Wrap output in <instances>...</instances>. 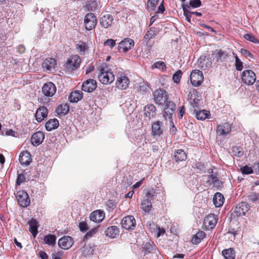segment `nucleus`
Masks as SVG:
<instances>
[{
	"instance_id": "nucleus-1",
	"label": "nucleus",
	"mask_w": 259,
	"mask_h": 259,
	"mask_svg": "<svg viewBox=\"0 0 259 259\" xmlns=\"http://www.w3.org/2000/svg\"><path fill=\"white\" fill-rule=\"evenodd\" d=\"M168 95L165 90L158 89L153 93V100L156 104L163 105L165 104L163 116L165 120H169V122L174 126L172 115L175 110L176 105L174 102L168 101Z\"/></svg>"
},
{
	"instance_id": "nucleus-2",
	"label": "nucleus",
	"mask_w": 259,
	"mask_h": 259,
	"mask_svg": "<svg viewBox=\"0 0 259 259\" xmlns=\"http://www.w3.org/2000/svg\"><path fill=\"white\" fill-rule=\"evenodd\" d=\"M98 79L103 84H110L114 80V75L112 72L105 70L104 67H102L100 68V73L98 75Z\"/></svg>"
},
{
	"instance_id": "nucleus-3",
	"label": "nucleus",
	"mask_w": 259,
	"mask_h": 259,
	"mask_svg": "<svg viewBox=\"0 0 259 259\" xmlns=\"http://www.w3.org/2000/svg\"><path fill=\"white\" fill-rule=\"evenodd\" d=\"M164 130L162 122L157 120L152 123L151 134L155 139L159 138L163 135Z\"/></svg>"
},
{
	"instance_id": "nucleus-4",
	"label": "nucleus",
	"mask_w": 259,
	"mask_h": 259,
	"mask_svg": "<svg viewBox=\"0 0 259 259\" xmlns=\"http://www.w3.org/2000/svg\"><path fill=\"white\" fill-rule=\"evenodd\" d=\"M97 23V18L93 13H88L85 16L84 19V25L86 30H93L95 28Z\"/></svg>"
},
{
	"instance_id": "nucleus-5",
	"label": "nucleus",
	"mask_w": 259,
	"mask_h": 259,
	"mask_svg": "<svg viewBox=\"0 0 259 259\" xmlns=\"http://www.w3.org/2000/svg\"><path fill=\"white\" fill-rule=\"evenodd\" d=\"M81 60L78 55H73L71 56L67 60L65 67L68 71H71L76 69L80 65Z\"/></svg>"
},
{
	"instance_id": "nucleus-6",
	"label": "nucleus",
	"mask_w": 259,
	"mask_h": 259,
	"mask_svg": "<svg viewBox=\"0 0 259 259\" xmlns=\"http://www.w3.org/2000/svg\"><path fill=\"white\" fill-rule=\"evenodd\" d=\"M16 197L18 204L23 207H26L29 205L30 200L28 194L24 191L17 192Z\"/></svg>"
},
{
	"instance_id": "nucleus-7",
	"label": "nucleus",
	"mask_w": 259,
	"mask_h": 259,
	"mask_svg": "<svg viewBox=\"0 0 259 259\" xmlns=\"http://www.w3.org/2000/svg\"><path fill=\"white\" fill-rule=\"evenodd\" d=\"M241 79L245 84L252 85L256 80L255 74L251 70H245L241 74Z\"/></svg>"
},
{
	"instance_id": "nucleus-8",
	"label": "nucleus",
	"mask_w": 259,
	"mask_h": 259,
	"mask_svg": "<svg viewBox=\"0 0 259 259\" xmlns=\"http://www.w3.org/2000/svg\"><path fill=\"white\" fill-rule=\"evenodd\" d=\"M190 81L194 87L199 86L203 81V75L202 71L194 70L190 74Z\"/></svg>"
},
{
	"instance_id": "nucleus-9",
	"label": "nucleus",
	"mask_w": 259,
	"mask_h": 259,
	"mask_svg": "<svg viewBox=\"0 0 259 259\" xmlns=\"http://www.w3.org/2000/svg\"><path fill=\"white\" fill-rule=\"evenodd\" d=\"M121 224L126 230H133L136 227V220L133 216L127 215L123 218Z\"/></svg>"
},
{
	"instance_id": "nucleus-10",
	"label": "nucleus",
	"mask_w": 259,
	"mask_h": 259,
	"mask_svg": "<svg viewBox=\"0 0 259 259\" xmlns=\"http://www.w3.org/2000/svg\"><path fill=\"white\" fill-rule=\"evenodd\" d=\"M134 40L130 38L124 39L119 43L118 48L120 51L126 53L134 46Z\"/></svg>"
},
{
	"instance_id": "nucleus-11",
	"label": "nucleus",
	"mask_w": 259,
	"mask_h": 259,
	"mask_svg": "<svg viewBox=\"0 0 259 259\" xmlns=\"http://www.w3.org/2000/svg\"><path fill=\"white\" fill-rule=\"evenodd\" d=\"M74 243L72 238L69 236H65L60 238L58 241L59 246L63 249L70 248Z\"/></svg>"
},
{
	"instance_id": "nucleus-12",
	"label": "nucleus",
	"mask_w": 259,
	"mask_h": 259,
	"mask_svg": "<svg viewBox=\"0 0 259 259\" xmlns=\"http://www.w3.org/2000/svg\"><path fill=\"white\" fill-rule=\"evenodd\" d=\"M130 84V80L127 76L124 74H120L117 77L116 86L120 90L127 89Z\"/></svg>"
},
{
	"instance_id": "nucleus-13",
	"label": "nucleus",
	"mask_w": 259,
	"mask_h": 259,
	"mask_svg": "<svg viewBox=\"0 0 259 259\" xmlns=\"http://www.w3.org/2000/svg\"><path fill=\"white\" fill-rule=\"evenodd\" d=\"M42 92L46 96L52 97L56 92V87L52 82H48L43 85Z\"/></svg>"
},
{
	"instance_id": "nucleus-14",
	"label": "nucleus",
	"mask_w": 259,
	"mask_h": 259,
	"mask_svg": "<svg viewBox=\"0 0 259 259\" xmlns=\"http://www.w3.org/2000/svg\"><path fill=\"white\" fill-rule=\"evenodd\" d=\"M218 221L217 217L214 214L208 215L204 220V225L206 229L209 230L214 228Z\"/></svg>"
},
{
	"instance_id": "nucleus-15",
	"label": "nucleus",
	"mask_w": 259,
	"mask_h": 259,
	"mask_svg": "<svg viewBox=\"0 0 259 259\" xmlns=\"http://www.w3.org/2000/svg\"><path fill=\"white\" fill-rule=\"evenodd\" d=\"M249 205L245 202H242L237 204L235 208L234 213L236 216L244 215L249 210Z\"/></svg>"
},
{
	"instance_id": "nucleus-16",
	"label": "nucleus",
	"mask_w": 259,
	"mask_h": 259,
	"mask_svg": "<svg viewBox=\"0 0 259 259\" xmlns=\"http://www.w3.org/2000/svg\"><path fill=\"white\" fill-rule=\"evenodd\" d=\"M231 125L228 122H225L217 126L216 133L219 136H226L231 131Z\"/></svg>"
},
{
	"instance_id": "nucleus-17",
	"label": "nucleus",
	"mask_w": 259,
	"mask_h": 259,
	"mask_svg": "<svg viewBox=\"0 0 259 259\" xmlns=\"http://www.w3.org/2000/svg\"><path fill=\"white\" fill-rule=\"evenodd\" d=\"M96 88V81L93 79H87L82 83L81 86L82 90L88 93L93 92Z\"/></svg>"
},
{
	"instance_id": "nucleus-18",
	"label": "nucleus",
	"mask_w": 259,
	"mask_h": 259,
	"mask_svg": "<svg viewBox=\"0 0 259 259\" xmlns=\"http://www.w3.org/2000/svg\"><path fill=\"white\" fill-rule=\"evenodd\" d=\"M113 22V18L110 14L105 13L102 14L100 20V23L102 27L108 28L110 27Z\"/></svg>"
},
{
	"instance_id": "nucleus-19",
	"label": "nucleus",
	"mask_w": 259,
	"mask_h": 259,
	"mask_svg": "<svg viewBox=\"0 0 259 259\" xmlns=\"http://www.w3.org/2000/svg\"><path fill=\"white\" fill-rule=\"evenodd\" d=\"M45 139V134L42 132H37L33 134L31 138V144L34 146L40 145Z\"/></svg>"
},
{
	"instance_id": "nucleus-20",
	"label": "nucleus",
	"mask_w": 259,
	"mask_h": 259,
	"mask_svg": "<svg viewBox=\"0 0 259 259\" xmlns=\"http://www.w3.org/2000/svg\"><path fill=\"white\" fill-rule=\"evenodd\" d=\"M56 65V61L53 58H49L45 59L42 64V67L47 71L51 72L54 69Z\"/></svg>"
},
{
	"instance_id": "nucleus-21",
	"label": "nucleus",
	"mask_w": 259,
	"mask_h": 259,
	"mask_svg": "<svg viewBox=\"0 0 259 259\" xmlns=\"http://www.w3.org/2000/svg\"><path fill=\"white\" fill-rule=\"evenodd\" d=\"M105 218V213L103 210H97L93 212L90 215L91 221L96 223H100Z\"/></svg>"
},
{
	"instance_id": "nucleus-22",
	"label": "nucleus",
	"mask_w": 259,
	"mask_h": 259,
	"mask_svg": "<svg viewBox=\"0 0 259 259\" xmlns=\"http://www.w3.org/2000/svg\"><path fill=\"white\" fill-rule=\"evenodd\" d=\"M48 113V109L45 106L39 107L35 113L36 120L39 122H41L47 116Z\"/></svg>"
},
{
	"instance_id": "nucleus-23",
	"label": "nucleus",
	"mask_w": 259,
	"mask_h": 259,
	"mask_svg": "<svg viewBox=\"0 0 259 259\" xmlns=\"http://www.w3.org/2000/svg\"><path fill=\"white\" fill-rule=\"evenodd\" d=\"M19 161L22 165H29L31 161V155L27 151L21 152L19 156Z\"/></svg>"
},
{
	"instance_id": "nucleus-24",
	"label": "nucleus",
	"mask_w": 259,
	"mask_h": 259,
	"mask_svg": "<svg viewBox=\"0 0 259 259\" xmlns=\"http://www.w3.org/2000/svg\"><path fill=\"white\" fill-rule=\"evenodd\" d=\"M105 233L107 236L111 238H115L118 236L119 231L117 226H112L108 227L105 230Z\"/></svg>"
},
{
	"instance_id": "nucleus-25",
	"label": "nucleus",
	"mask_w": 259,
	"mask_h": 259,
	"mask_svg": "<svg viewBox=\"0 0 259 259\" xmlns=\"http://www.w3.org/2000/svg\"><path fill=\"white\" fill-rule=\"evenodd\" d=\"M144 114L149 118H153L156 114V107L152 104H148L144 108Z\"/></svg>"
},
{
	"instance_id": "nucleus-26",
	"label": "nucleus",
	"mask_w": 259,
	"mask_h": 259,
	"mask_svg": "<svg viewBox=\"0 0 259 259\" xmlns=\"http://www.w3.org/2000/svg\"><path fill=\"white\" fill-rule=\"evenodd\" d=\"M83 97L81 91H75L70 93L69 96V100L72 103H76L80 100Z\"/></svg>"
},
{
	"instance_id": "nucleus-27",
	"label": "nucleus",
	"mask_w": 259,
	"mask_h": 259,
	"mask_svg": "<svg viewBox=\"0 0 259 259\" xmlns=\"http://www.w3.org/2000/svg\"><path fill=\"white\" fill-rule=\"evenodd\" d=\"M224 197L221 193H216L213 197V202L215 207H219L222 206L224 202Z\"/></svg>"
},
{
	"instance_id": "nucleus-28",
	"label": "nucleus",
	"mask_w": 259,
	"mask_h": 259,
	"mask_svg": "<svg viewBox=\"0 0 259 259\" xmlns=\"http://www.w3.org/2000/svg\"><path fill=\"white\" fill-rule=\"evenodd\" d=\"M157 29L155 27H150L145 35H144L143 39L145 41L148 42L150 39L154 38L157 35Z\"/></svg>"
},
{
	"instance_id": "nucleus-29",
	"label": "nucleus",
	"mask_w": 259,
	"mask_h": 259,
	"mask_svg": "<svg viewBox=\"0 0 259 259\" xmlns=\"http://www.w3.org/2000/svg\"><path fill=\"white\" fill-rule=\"evenodd\" d=\"M199 66L203 70H205L211 66L212 62L210 60L206 57H200L199 59Z\"/></svg>"
},
{
	"instance_id": "nucleus-30",
	"label": "nucleus",
	"mask_w": 259,
	"mask_h": 259,
	"mask_svg": "<svg viewBox=\"0 0 259 259\" xmlns=\"http://www.w3.org/2000/svg\"><path fill=\"white\" fill-rule=\"evenodd\" d=\"M69 111V106L67 104L59 105L56 109V112L60 116H64Z\"/></svg>"
},
{
	"instance_id": "nucleus-31",
	"label": "nucleus",
	"mask_w": 259,
	"mask_h": 259,
	"mask_svg": "<svg viewBox=\"0 0 259 259\" xmlns=\"http://www.w3.org/2000/svg\"><path fill=\"white\" fill-rule=\"evenodd\" d=\"M28 225H29V231L31 233L33 236L35 237L38 233V226L37 221L35 219H32L29 221Z\"/></svg>"
},
{
	"instance_id": "nucleus-32",
	"label": "nucleus",
	"mask_w": 259,
	"mask_h": 259,
	"mask_svg": "<svg viewBox=\"0 0 259 259\" xmlns=\"http://www.w3.org/2000/svg\"><path fill=\"white\" fill-rule=\"evenodd\" d=\"M59 125V121L57 119H52L46 123L45 127L48 131H51L57 128Z\"/></svg>"
},
{
	"instance_id": "nucleus-33",
	"label": "nucleus",
	"mask_w": 259,
	"mask_h": 259,
	"mask_svg": "<svg viewBox=\"0 0 259 259\" xmlns=\"http://www.w3.org/2000/svg\"><path fill=\"white\" fill-rule=\"evenodd\" d=\"M174 157L176 161L179 162L185 160L187 155L184 150L179 149L175 152Z\"/></svg>"
},
{
	"instance_id": "nucleus-34",
	"label": "nucleus",
	"mask_w": 259,
	"mask_h": 259,
	"mask_svg": "<svg viewBox=\"0 0 259 259\" xmlns=\"http://www.w3.org/2000/svg\"><path fill=\"white\" fill-rule=\"evenodd\" d=\"M222 254L225 259H234L235 257V251L231 248L223 250Z\"/></svg>"
},
{
	"instance_id": "nucleus-35",
	"label": "nucleus",
	"mask_w": 259,
	"mask_h": 259,
	"mask_svg": "<svg viewBox=\"0 0 259 259\" xmlns=\"http://www.w3.org/2000/svg\"><path fill=\"white\" fill-rule=\"evenodd\" d=\"M56 236L52 234L45 235L44 238V243L50 246H54L56 244Z\"/></svg>"
},
{
	"instance_id": "nucleus-36",
	"label": "nucleus",
	"mask_w": 259,
	"mask_h": 259,
	"mask_svg": "<svg viewBox=\"0 0 259 259\" xmlns=\"http://www.w3.org/2000/svg\"><path fill=\"white\" fill-rule=\"evenodd\" d=\"M209 116V112L205 110L197 111L196 113V117L198 120H205L206 118H208Z\"/></svg>"
},
{
	"instance_id": "nucleus-37",
	"label": "nucleus",
	"mask_w": 259,
	"mask_h": 259,
	"mask_svg": "<svg viewBox=\"0 0 259 259\" xmlns=\"http://www.w3.org/2000/svg\"><path fill=\"white\" fill-rule=\"evenodd\" d=\"M205 236V233L201 231H199L198 233L195 235L192 239V242L194 244H197L199 243Z\"/></svg>"
},
{
	"instance_id": "nucleus-38",
	"label": "nucleus",
	"mask_w": 259,
	"mask_h": 259,
	"mask_svg": "<svg viewBox=\"0 0 259 259\" xmlns=\"http://www.w3.org/2000/svg\"><path fill=\"white\" fill-rule=\"evenodd\" d=\"M142 209L145 212H149L151 210L152 208V203L151 200H148V199H144L142 202Z\"/></svg>"
},
{
	"instance_id": "nucleus-39",
	"label": "nucleus",
	"mask_w": 259,
	"mask_h": 259,
	"mask_svg": "<svg viewBox=\"0 0 259 259\" xmlns=\"http://www.w3.org/2000/svg\"><path fill=\"white\" fill-rule=\"evenodd\" d=\"M219 181V180L218 178L217 175L215 174H211L208 176L206 183L210 186H215Z\"/></svg>"
},
{
	"instance_id": "nucleus-40",
	"label": "nucleus",
	"mask_w": 259,
	"mask_h": 259,
	"mask_svg": "<svg viewBox=\"0 0 259 259\" xmlns=\"http://www.w3.org/2000/svg\"><path fill=\"white\" fill-rule=\"evenodd\" d=\"M232 153L233 156L240 157L243 154L242 148L240 146H233L232 148Z\"/></svg>"
},
{
	"instance_id": "nucleus-41",
	"label": "nucleus",
	"mask_w": 259,
	"mask_h": 259,
	"mask_svg": "<svg viewBox=\"0 0 259 259\" xmlns=\"http://www.w3.org/2000/svg\"><path fill=\"white\" fill-rule=\"evenodd\" d=\"M96 248V247L95 245H87L83 247V252L87 255H92L94 254Z\"/></svg>"
},
{
	"instance_id": "nucleus-42",
	"label": "nucleus",
	"mask_w": 259,
	"mask_h": 259,
	"mask_svg": "<svg viewBox=\"0 0 259 259\" xmlns=\"http://www.w3.org/2000/svg\"><path fill=\"white\" fill-rule=\"evenodd\" d=\"M144 249L145 253H150L155 249V246L153 243L147 242L144 245Z\"/></svg>"
},
{
	"instance_id": "nucleus-43",
	"label": "nucleus",
	"mask_w": 259,
	"mask_h": 259,
	"mask_svg": "<svg viewBox=\"0 0 259 259\" xmlns=\"http://www.w3.org/2000/svg\"><path fill=\"white\" fill-rule=\"evenodd\" d=\"M98 7V4L96 1L88 2L86 8L88 11H94Z\"/></svg>"
},
{
	"instance_id": "nucleus-44",
	"label": "nucleus",
	"mask_w": 259,
	"mask_h": 259,
	"mask_svg": "<svg viewBox=\"0 0 259 259\" xmlns=\"http://www.w3.org/2000/svg\"><path fill=\"white\" fill-rule=\"evenodd\" d=\"M153 68H156L161 69L162 71H164L166 69V65L164 62L162 61L156 62L152 66Z\"/></svg>"
},
{
	"instance_id": "nucleus-45",
	"label": "nucleus",
	"mask_w": 259,
	"mask_h": 259,
	"mask_svg": "<svg viewBox=\"0 0 259 259\" xmlns=\"http://www.w3.org/2000/svg\"><path fill=\"white\" fill-rule=\"evenodd\" d=\"M227 57V54L223 52L221 50L218 51L217 53V61H222L223 60H225Z\"/></svg>"
},
{
	"instance_id": "nucleus-46",
	"label": "nucleus",
	"mask_w": 259,
	"mask_h": 259,
	"mask_svg": "<svg viewBox=\"0 0 259 259\" xmlns=\"http://www.w3.org/2000/svg\"><path fill=\"white\" fill-rule=\"evenodd\" d=\"M235 67L236 69L238 71H241L243 69V63L241 61V60L239 59L237 56L236 55L235 56Z\"/></svg>"
},
{
	"instance_id": "nucleus-47",
	"label": "nucleus",
	"mask_w": 259,
	"mask_h": 259,
	"mask_svg": "<svg viewBox=\"0 0 259 259\" xmlns=\"http://www.w3.org/2000/svg\"><path fill=\"white\" fill-rule=\"evenodd\" d=\"M182 75V72L181 70H178L174 74L172 79L174 81L177 83H179L180 81L181 76Z\"/></svg>"
},
{
	"instance_id": "nucleus-48",
	"label": "nucleus",
	"mask_w": 259,
	"mask_h": 259,
	"mask_svg": "<svg viewBox=\"0 0 259 259\" xmlns=\"http://www.w3.org/2000/svg\"><path fill=\"white\" fill-rule=\"evenodd\" d=\"M155 190L153 188L150 189L146 194V198L148 200L152 199L154 196H155Z\"/></svg>"
},
{
	"instance_id": "nucleus-49",
	"label": "nucleus",
	"mask_w": 259,
	"mask_h": 259,
	"mask_svg": "<svg viewBox=\"0 0 259 259\" xmlns=\"http://www.w3.org/2000/svg\"><path fill=\"white\" fill-rule=\"evenodd\" d=\"M159 0H148L147 6L150 10L152 11L156 7Z\"/></svg>"
},
{
	"instance_id": "nucleus-50",
	"label": "nucleus",
	"mask_w": 259,
	"mask_h": 259,
	"mask_svg": "<svg viewBox=\"0 0 259 259\" xmlns=\"http://www.w3.org/2000/svg\"><path fill=\"white\" fill-rule=\"evenodd\" d=\"M26 181V178L23 174H18L16 184V185H20L21 184L24 182Z\"/></svg>"
},
{
	"instance_id": "nucleus-51",
	"label": "nucleus",
	"mask_w": 259,
	"mask_h": 259,
	"mask_svg": "<svg viewBox=\"0 0 259 259\" xmlns=\"http://www.w3.org/2000/svg\"><path fill=\"white\" fill-rule=\"evenodd\" d=\"M244 38L245 39L249 40L251 42H254V43H257L258 41L257 39L255 38V37H254L251 34H249V33L245 34L244 35Z\"/></svg>"
},
{
	"instance_id": "nucleus-52",
	"label": "nucleus",
	"mask_w": 259,
	"mask_h": 259,
	"mask_svg": "<svg viewBox=\"0 0 259 259\" xmlns=\"http://www.w3.org/2000/svg\"><path fill=\"white\" fill-rule=\"evenodd\" d=\"M241 171L243 174L248 175L253 172V170L251 167L247 165H245L241 168Z\"/></svg>"
},
{
	"instance_id": "nucleus-53",
	"label": "nucleus",
	"mask_w": 259,
	"mask_h": 259,
	"mask_svg": "<svg viewBox=\"0 0 259 259\" xmlns=\"http://www.w3.org/2000/svg\"><path fill=\"white\" fill-rule=\"evenodd\" d=\"M184 15L186 17V20L191 22V12H190L185 7H183Z\"/></svg>"
},
{
	"instance_id": "nucleus-54",
	"label": "nucleus",
	"mask_w": 259,
	"mask_h": 259,
	"mask_svg": "<svg viewBox=\"0 0 259 259\" xmlns=\"http://www.w3.org/2000/svg\"><path fill=\"white\" fill-rule=\"evenodd\" d=\"M201 5L200 0H191L189 2V5L193 8L199 7Z\"/></svg>"
},
{
	"instance_id": "nucleus-55",
	"label": "nucleus",
	"mask_w": 259,
	"mask_h": 259,
	"mask_svg": "<svg viewBox=\"0 0 259 259\" xmlns=\"http://www.w3.org/2000/svg\"><path fill=\"white\" fill-rule=\"evenodd\" d=\"M241 53L246 58H248L250 61V59H253V55L250 53L249 51L245 49H242L241 50Z\"/></svg>"
},
{
	"instance_id": "nucleus-56",
	"label": "nucleus",
	"mask_w": 259,
	"mask_h": 259,
	"mask_svg": "<svg viewBox=\"0 0 259 259\" xmlns=\"http://www.w3.org/2000/svg\"><path fill=\"white\" fill-rule=\"evenodd\" d=\"M115 40L113 39H108L104 42V45L105 46H109L112 48L115 46Z\"/></svg>"
},
{
	"instance_id": "nucleus-57",
	"label": "nucleus",
	"mask_w": 259,
	"mask_h": 259,
	"mask_svg": "<svg viewBox=\"0 0 259 259\" xmlns=\"http://www.w3.org/2000/svg\"><path fill=\"white\" fill-rule=\"evenodd\" d=\"M248 199L252 202H255L259 198V193H254L249 195L248 196Z\"/></svg>"
},
{
	"instance_id": "nucleus-58",
	"label": "nucleus",
	"mask_w": 259,
	"mask_h": 259,
	"mask_svg": "<svg viewBox=\"0 0 259 259\" xmlns=\"http://www.w3.org/2000/svg\"><path fill=\"white\" fill-rule=\"evenodd\" d=\"M78 226L81 231L84 232L89 229L87 223L84 222H81L79 223Z\"/></svg>"
},
{
	"instance_id": "nucleus-59",
	"label": "nucleus",
	"mask_w": 259,
	"mask_h": 259,
	"mask_svg": "<svg viewBox=\"0 0 259 259\" xmlns=\"http://www.w3.org/2000/svg\"><path fill=\"white\" fill-rule=\"evenodd\" d=\"M179 112H178V117L180 119L182 118L183 117L184 114H185V107L184 106H182L179 108Z\"/></svg>"
},
{
	"instance_id": "nucleus-60",
	"label": "nucleus",
	"mask_w": 259,
	"mask_h": 259,
	"mask_svg": "<svg viewBox=\"0 0 259 259\" xmlns=\"http://www.w3.org/2000/svg\"><path fill=\"white\" fill-rule=\"evenodd\" d=\"M96 233L95 230H92L91 231H89L84 236V239H88L92 236L93 234Z\"/></svg>"
},
{
	"instance_id": "nucleus-61",
	"label": "nucleus",
	"mask_w": 259,
	"mask_h": 259,
	"mask_svg": "<svg viewBox=\"0 0 259 259\" xmlns=\"http://www.w3.org/2000/svg\"><path fill=\"white\" fill-rule=\"evenodd\" d=\"M163 3V1L158 6L157 13H163L164 12L165 8H164Z\"/></svg>"
},
{
	"instance_id": "nucleus-62",
	"label": "nucleus",
	"mask_w": 259,
	"mask_h": 259,
	"mask_svg": "<svg viewBox=\"0 0 259 259\" xmlns=\"http://www.w3.org/2000/svg\"><path fill=\"white\" fill-rule=\"evenodd\" d=\"M78 48L79 49L80 51L84 52L85 50V44L83 42H81L80 44L78 45Z\"/></svg>"
},
{
	"instance_id": "nucleus-63",
	"label": "nucleus",
	"mask_w": 259,
	"mask_h": 259,
	"mask_svg": "<svg viewBox=\"0 0 259 259\" xmlns=\"http://www.w3.org/2000/svg\"><path fill=\"white\" fill-rule=\"evenodd\" d=\"M39 256L42 259H48V255L45 252H39Z\"/></svg>"
},
{
	"instance_id": "nucleus-64",
	"label": "nucleus",
	"mask_w": 259,
	"mask_h": 259,
	"mask_svg": "<svg viewBox=\"0 0 259 259\" xmlns=\"http://www.w3.org/2000/svg\"><path fill=\"white\" fill-rule=\"evenodd\" d=\"M107 205L110 207L111 208L113 209L116 207V205L113 200H109L108 202Z\"/></svg>"
}]
</instances>
